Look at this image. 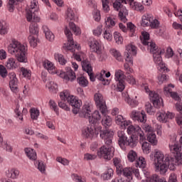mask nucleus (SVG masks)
<instances>
[{
    "instance_id": "nucleus-45",
    "label": "nucleus",
    "mask_w": 182,
    "mask_h": 182,
    "mask_svg": "<svg viewBox=\"0 0 182 182\" xmlns=\"http://www.w3.org/2000/svg\"><path fill=\"white\" fill-rule=\"evenodd\" d=\"M104 117L102 119V124H103V126H112V117H110V116H106V112H105V114H102Z\"/></svg>"
},
{
    "instance_id": "nucleus-16",
    "label": "nucleus",
    "mask_w": 182,
    "mask_h": 182,
    "mask_svg": "<svg viewBox=\"0 0 182 182\" xmlns=\"http://www.w3.org/2000/svg\"><path fill=\"white\" fill-rule=\"evenodd\" d=\"M149 97L156 109H160V107L164 105L163 98L160 97L159 94L156 93V92L150 91Z\"/></svg>"
},
{
    "instance_id": "nucleus-29",
    "label": "nucleus",
    "mask_w": 182,
    "mask_h": 182,
    "mask_svg": "<svg viewBox=\"0 0 182 182\" xmlns=\"http://www.w3.org/2000/svg\"><path fill=\"white\" fill-rule=\"evenodd\" d=\"M155 166L156 168V170H159L160 174H166L169 167L168 165H166V164H164V161H163V162H161L160 164L155 162Z\"/></svg>"
},
{
    "instance_id": "nucleus-53",
    "label": "nucleus",
    "mask_w": 182,
    "mask_h": 182,
    "mask_svg": "<svg viewBox=\"0 0 182 182\" xmlns=\"http://www.w3.org/2000/svg\"><path fill=\"white\" fill-rule=\"evenodd\" d=\"M70 28L73 32H74L75 35H81L82 31L80 30V27L77 26L75 23H70Z\"/></svg>"
},
{
    "instance_id": "nucleus-34",
    "label": "nucleus",
    "mask_w": 182,
    "mask_h": 182,
    "mask_svg": "<svg viewBox=\"0 0 182 182\" xmlns=\"http://www.w3.org/2000/svg\"><path fill=\"white\" fill-rule=\"evenodd\" d=\"M155 163L160 164L164 161V154L162 151H159L158 149L155 150L154 154Z\"/></svg>"
},
{
    "instance_id": "nucleus-8",
    "label": "nucleus",
    "mask_w": 182,
    "mask_h": 182,
    "mask_svg": "<svg viewBox=\"0 0 182 182\" xmlns=\"http://www.w3.org/2000/svg\"><path fill=\"white\" fill-rule=\"evenodd\" d=\"M122 4H124V1L123 0H117L113 3V8L115 11H119V18L121 22L126 23L127 22V18H126V16L129 15V13L127 12V9H126L122 10Z\"/></svg>"
},
{
    "instance_id": "nucleus-51",
    "label": "nucleus",
    "mask_w": 182,
    "mask_h": 182,
    "mask_svg": "<svg viewBox=\"0 0 182 182\" xmlns=\"http://www.w3.org/2000/svg\"><path fill=\"white\" fill-rule=\"evenodd\" d=\"M31 117L33 120H38V117H39V110L36 108H31L30 109Z\"/></svg>"
},
{
    "instance_id": "nucleus-57",
    "label": "nucleus",
    "mask_w": 182,
    "mask_h": 182,
    "mask_svg": "<svg viewBox=\"0 0 182 182\" xmlns=\"http://www.w3.org/2000/svg\"><path fill=\"white\" fill-rule=\"evenodd\" d=\"M139 136L141 143V141H144V140H146V136H144V132L141 131H141L138 132V133L135 135L134 140H136V141H137V139Z\"/></svg>"
},
{
    "instance_id": "nucleus-40",
    "label": "nucleus",
    "mask_w": 182,
    "mask_h": 182,
    "mask_svg": "<svg viewBox=\"0 0 182 182\" xmlns=\"http://www.w3.org/2000/svg\"><path fill=\"white\" fill-rule=\"evenodd\" d=\"M29 31L31 35H35L38 38L39 35V28L38 27V23L30 24Z\"/></svg>"
},
{
    "instance_id": "nucleus-9",
    "label": "nucleus",
    "mask_w": 182,
    "mask_h": 182,
    "mask_svg": "<svg viewBox=\"0 0 182 182\" xmlns=\"http://www.w3.org/2000/svg\"><path fill=\"white\" fill-rule=\"evenodd\" d=\"M64 33L67 37L68 42H69V45L65 47L67 50L75 52V48L79 50L80 46H77V44H75V41H73V34H72V31H70V29H69L68 27H65Z\"/></svg>"
},
{
    "instance_id": "nucleus-56",
    "label": "nucleus",
    "mask_w": 182,
    "mask_h": 182,
    "mask_svg": "<svg viewBox=\"0 0 182 182\" xmlns=\"http://www.w3.org/2000/svg\"><path fill=\"white\" fill-rule=\"evenodd\" d=\"M43 66L44 68V69H47V70H48V72H50L52 70H53V64L52 63H50V61L49 60H45L43 63Z\"/></svg>"
},
{
    "instance_id": "nucleus-43",
    "label": "nucleus",
    "mask_w": 182,
    "mask_h": 182,
    "mask_svg": "<svg viewBox=\"0 0 182 182\" xmlns=\"http://www.w3.org/2000/svg\"><path fill=\"white\" fill-rule=\"evenodd\" d=\"M141 36H143L142 44L144 46H149L150 42L148 41H150V33L147 31H142Z\"/></svg>"
},
{
    "instance_id": "nucleus-2",
    "label": "nucleus",
    "mask_w": 182,
    "mask_h": 182,
    "mask_svg": "<svg viewBox=\"0 0 182 182\" xmlns=\"http://www.w3.org/2000/svg\"><path fill=\"white\" fill-rule=\"evenodd\" d=\"M28 48L19 41L13 39L11 43L8 47V52L11 55H15L16 60L20 63H27L28 58L26 57V52Z\"/></svg>"
},
{
    "instance_id": "nucleus-39",
    "label": "nucleus",
    "mask_w": 182,
    "mask_h": 182,
    "mask_svg": "<svg viewBox=\"0 0 182 182\" xmlns=\"http://www.w3.org/2000/svg\"><path fill=\"white\" fill-rule=\"evenodd\" d=\"M54 58L55 60H58L60 65H62V66H64V65H66V63H68V60L65 59V56H63V55L62 54L55 53Z\"/></svg>"
},
{
    "instance_id": "nucleus-14",
    "label": "nucleus",
    "mask_w": 182,
    "mask_h": 182,
    "mask_svg": "<svg viewBox=\"0 0 182 182\" xmlns=\"http://www.w3.org/2000/svg\"><path fill=\"white\" fill-rule=\"evenodd\" d=\"M94 100L95 102V105L97 109H100L101 113L105 114V112L107 110L106 104L105 103V100L103 99V95L100 93L97 92L94 95Z\"/></svg>"
},
{
    "instance_id": "nucleus-41",
    "label": "nucleus",
    "mask_w": 182,
    "mask_h": 182,
    "mask_svg": "<svg viewBox=\"0 0 182 182\" xmlns=\"http://www.w3.org/2000/svg\"><path fill=\"white\" fill-rule=\"evenodd\" d=\"M22 0H8L7 8L9 12H14L15 9V5H18V2H21Z\"/></svg>"
},
{
    "instance_id": "nucleus-36",
    "label": "nucleus",
    "mask_w": 182,
    "mask_h": 182,
    "mask_svg": "<svg viewBox=\"0 0 182 182\" xmlns=\"http://www.w3.org/2000/svg\"><path fill=\"white\" fill-rule=\"evenodd\" d=\"M6 177L9 178H16L19 177V170L16 168H12L10 171L6 172Z\"/></svg>"
},
{
    "instance_id": "nucleus-7",
    "label": "nucleus",
    "mask_w": 182,
    "mask_h": 182,
    "mask_svg": "<svg viewBox=\"0 0 182 182\" xmlns=\"http://www.w3.org/2000/svg\"><path fill=\"white\" fill-rule=\"evenodd\" d=\"M98 156L103 157L107 161H109L114 156V147L112 146V144L103 145L98 151Z\"/></svg>"
},
{
    "instance_id": "nucleus-59",
    "label": "nucleus",
    "mask_w": 182,
    "mask_h": 182,
    "mask_svg": "<svg viewBox=\"0 0 182 182\" xmlns=\"http://www.w3.org/2000/svg\"><path fill=\"white\" fill-rule=\"evenodd\" d=\"M136 157H137V153L134 151H130L127 156V159L131 163L136 160Z\"/></svg>"
},
{
    "instance_id": "nucleus-26",
    "label": "nucleus",
    "mask_w": 182,
    "mask_h": 182,
    "mask_svg": "<svg viewBox=\"0 0 182 182\" xmlns=\"http://www.w3.org/2000/svg\"><path fill=\"white\" fill-rule=\"evenodd\" d=\"M42 29L43 31V33H45L46 40L49 41L50 42H53V41H55V35L53 33H52V31H50L49 27H48L46 25H43Z\"/></svg>"
},
{
    "instance_id": "nucleus-5",
    "label": "nucleus",
    "mask_w": 182,
    "mask_h": 182,
    "mask_svg": "<svg viewBox=\"0 0 182 182\" xmlns=\"http://www.w3.org/2000/svg\"><path fill=\"white\" fill-rule=\"evenodd\" d=\"M137 55V47L133 44H129L126 46V50L124 53L126 63L124 64L125 70H127L131 66H133V56Z\"/></svg>"
},
{
    "instance_id": "nucleus-18",
    "label": "nucleus",
    "mask_w": 182,
    "mask_h": 182,
    "mask_svg": "<svg viewBox=\"0 0 182 182\" xmlns=\"http://www.w3.org/2000/svg\"><path fill=\"white\" fill-rule=\"evenodd\" d=\"M65 21L69 23H73L77 22V17H76V11L74 9L68 7L65 11Z\"/></svg>"
},
{
    "instance_id": "nucleus-17",
    "label": "nucleus",
    "mask_w": 182,
    "mask_h": 182,
    "mask_svg": "<svg viewBox=\"0 0 182 182\" xmlns=\"http://www.w3.org/2000/svg\"><path fill=\"white\" fill-rule=\"evenodd\" d=\"M82 70H84V72H86L88 75V76H90V80L91 82H95L96 80V77H95V74H93V68H92V65L90 64V63H89L88 60H83L82 63Z\"/></svg>"
},
{
    "instance_id": "nucleus-22",
    "label": "nucleus",
    "mask_w": 182,
    "mask_h": 182,
    "mask_svg": "<svg viewBox=\"0 0 182 182\" xmlns=\"http://www.w3.org/2000/svg\"><path fill=\"white\" fill-rule=\"evenodd\" d=\"M168 119L170 120L174 119V114L168 112L167 113H161L157 117V120H159V122H162V123H167L168 122Z\"/></svg>"
},
{
    "instance_id": "nucleus-37",
    "label": "nucleus",
    "mask_w": 182,
    "mask_h": 182,
    "mask_svg": "<svg viewBox=\"0 0 182 182\" xmlns=\"http://www.w3.org/2000/svg\"><path fill=\"white\" fill-rule=\"evenodd\" d=\"M132 171H133V168H122V173H123V176H124V177H126V180H127V178L129 180H132L133 178L132 177Z\"/></svg>"
},
{
    "instance_id": "nucleus-24",
    "label": "nucleus",
    "mask_w": 182,
    "mask_h": 182,
    "mask_svg": "<svg viewBox=\"0 0 182 182\" xmlns=\"http://www.w3.org/2000/svg\"><path fill=\"white\" fill-rule=\"evenodd\" d=\"M90 47L92 52H95L97 55H102V46L97 40H93V41L90 42Z\"/></svg>"
},
{
    "instance_id": "nucleus-58",
    "label": "nucleus",
    "mask_w": 182,
    "mask_h": 182,
    "mask_svg": "<svg viewBox=\"0 0 182 182\" xmlns=\"http://www.w3.org/2000/svg\"><path fill=\"white\" fill-rule=\"evenodd\" d=\"M153 58H154V62H155L156 65H161V63H163V58H161L160 54H157V53L153 54Z\"/></svg>"
},
{
    "instance_id": "nucleus-47",
    "label": "nucleus",
    "mask_w": 182,
    "mask_h": 182,
    "mask_svg": "<svg viewBox=\"0 0 182 182\" xmlns=\"http://www.w3.org/2000/svg\"><path fill=\"white\" fill-rule=\"evenodd\" d=\"M148 48H149L150 53H152V55L157 53V52L159 51V47L157 46L156 43L153 41L149 42Z\"/></svg>"
},
{
    "instance_id": "nucleus-30",
    "label": "nucleus",
    "mask_w": 182,
    "mask_h": 182,
    "mask_svg": "<svg viewBox=\"0 0 182 182\" xmlns=\"http://www.w3.org/2000/svg\"><path fill=\"white\" fill-rule=\"evenodd\" d=\"M136 167H139V168H142V171L144 174L145 175L148 171L146 170V161L144 158L143 157H139V159L136 161L135 164Z\"/></svg>"
},
{
    "instance_id": "nucleus-46",
    "label": "nucleus",
    "mask_w": 182,
    "mask_h": 182,
    "mask_svg": "<svg viewBox=\"0 0 182 182\" xmlns=\"http://www.w3.org/2000/svg\"><path fill=\"white\" fill-rule=\"evenodd\" d=\"M23 77H26L28 80H31V76H32V71L31 70H28L23 67L20 69Z\"/></svg>"
},
{
    "instance_id": "nucleus-6",
    "label": "nucleus",
    "mask_w": 182,
    "mask_h": 182,
    "mask_svg": "<svg viewBox=\"0 0 182 182\" xmlns=\"http://www.w3.org/2000/svg\"><path fill=\"white\" fill-rule=\"evenodd\" d=\"M88 117L89 123L94 126L95 136L99 135L100 132L97 130V124L100 123L102 120V116L100 115V112L99 111L95 110L92 114H90V110L89 109H87V112L85 113V116Z\"/></svg>"
},
{
    "instance_id": "nucleus-61",
    "label": "nucleus",
    "mask_w": 182,
    "mask_h": 182,
    "mask_svg": "<svg viewBox=\"0 0 182 182\" xmlns=\"http://www.w3.org/2000/svg\"><path fill=\"white\" fill-rule=\"evenodd\" d=\"M106 23H116V16L108 15L105 18Z\"/></svg>"
},
{
    "instance_id": "nucleus-54",
    "label": "nucleus",
    "mask_w": 182,
    "mask_h": 182,
    "mask_svg": "<svg viewBox=\"0 0 182 182\" xmlns=\"http://www.w3.org/2000/svg\"><path fill=\"white\" fill-rule=\"evenodd\" d=\"M28 41L31 46H32L33 48H36V46H38V42H39V40L36 37L29 36Z\"/></svg>"
},
{
    "instance_id": "nucleus-21",
    "label": "nucleus",
    "mask_w": 182,
    "mask_h": 182,
    "mask_svg": "<svg viewBox=\"0 0 182 182\" xmlns=\"http://www.w3.org/2000/svg\"><path fill=\"white\" fill-rule=\"evenodd\" d=\"M115 122L116 124L119 125L121 127V129H122L123 130L126 129V127L130 125V122L126 120V118L123 117V116L122 115H117L115 117Z\"/></svg>"
},
{
    "instance_id": "nucleus-38",
    "label": "nucleus",
    "mask_w": 182,
    "mask_h": 182,
    "mask_svg": "<svg viewBox=\"0 0 182 182\" xmlns=\"http://www.w3.org/2000/svg\"><path fill=\"white\" fill-rule=\"evenodd\" d=\"M9 86L11 92L14 93L18 92V78L10 80Z\"/></svg>"
},
{
    "instance_id": "nucleus-60",
    "label": "nucleus",
    "mask_w": 182,
    "mask_h": 182,
    "mask_svg": "<svg viewBox=\"0 0 182 182\" xmlns=\"http://www.w3.org/2000/svg\"><path fill=\"white\" fill-rule=\"evenodd\" d=\"M103 32V25H100L97 27L96 29L93 30V35L95 36H100Z\"/></svg>"
},
{
    "instance_id": "nucleus-49",
    "label": "nucleus",
    "mask_w": 182,
    "mask_h": 182,
    "mask_svg": "<svg viewBox=\"0 0 182 182\" xmlns=\"http://www.w3.org/2000/svg\"><path fill=\"white\" fill-rule=\"evenodd\" d=\"M114 39L117 45H122V43H123V37L122 34L117 31L114 33Z\"/></svg>"
},
{
    "instance_id": "nucleus-13",
    "label": "nucleus",
    "mask_w": 182,
    "mask_h": 182,
    "mask_svg": "<svg viewBox=\"0 0 182 182\" xmlns=\"http://www.w3.org/2000/svg\"><path fill=\"white\" fill-rule=\"evenodd\" d=\"M142 129L145 130V132H148L146 134V139L151 144H153V146H157V139L156 134L153 132V127L150 125H147L146 124H144L142 125Z\"/></svg>"
},
{
    "instance_id": "nucleus-63",
    "label": "nucleus",
    "mask_w": 182,
    "mask_h": 182,
    "mask_svg": "<svg viewBox=\"0 0 182 182\" xmlns=\"http://www.w3.org/2000/svg\"><path fill=\"white\" fill-rule=\"evenodd\" d=\"M102 9L105 13L110 11V7L109 6V0H102Z\"/></svg>"
},
{
    "instance_id": "nucleus-10",
    "label": "nucleus",
    "mask_w": 182,
    "mask_h": 182,
    "mask_svg": "<svg viewBox=\"0 0 182 182\" xmlns=\"http://www.w3.org/2000/svg\"><path fill=\"white\" fill-rule=\"evenodd\" d=\"M97 130L100 132V136L105 141V144H112L113 143L112 140L114 134L113 132L109 131V129L102 130V126H98Z\"/></svg>"
},
{
    "instance_id": "nucleus-32",
    "label": "nucleus",
    "mask_w": 182,
    "mask_h": 182,
    "mask_svg": "<svg viewBox=\"0 0 182 182\" xmlns=\"http://www.w3.org/2000/svg\"><path fill=\"white\" fill-rule=\"evenodd\" d=\"M114 167H116L117 174L118 176H122V168H123V165L120 164V159L114 158L112 159Z\"/></svg>"
},
{
    "instance_id": "nucleus-12",
    "label": "nucleus",
    "mask_w": 182,
    "mask_h": 182,
    "mask_svg": "<svg viewBox=\"0 0 182 182\" xmlns=\"http://www.w3.org/2000/svg\"><path fill=\"white\" fill-rule=\"evenodd\" d=\"M126 76L122 70L115 72V80L118 82L117 84V92H123L126 87L124 85V79Z\"/></svg>"
},
{
    "instance_id": "nucleus-25",
    "label": "nucleus",
    "mask_w": 182,
    "mask_h": 182,
    "mask_svg": "<svg viewBox=\"0 0 182 182\" xmlns=\"http://www.w3.org/2000/svg\"><path fill=\"white\" fill-rule=\"evenodd\" d=\"M119 28L122 31V32H127V31H130L132 33L131 36H134V32H136V26L134 23H127L126 26H124L123 23H119Z\"/></svg>"
},
{
    "instance_id": "nucleus-23",
    "label": "nucleus",
    "mask_w": 182,
    "mask_h": 182,
    "mask_svg": "<svg viewBox=\"0 0 182 182\" xmlns=\"http://www.w3.org/2000/svg\"><path fill=\"white\" fill-rule=\"evenodd\" d=\"M124 1L125 4L129 5V6L134 11H143L144 6L141 4L134 1V0H122Z\"/></svg>"
},
{
    "instance_id": "nucleus-33",
    "label": "nucleus",
    "mask_w": 182,
    "mask_h": 182,
    "mask_svg": "<svg viewBox=\"0 0 182 182\" xmlns=\"http://www.w3.org/2000/svg\"><path fill=\"white\" fill-rule=\"evenodd\" d=\"M82 136L86 139H92L93 136H95V131L92 127H87L82 130Z\"/></svg>"
},
{
    "instance_id": "nucleus-15",
    "label": "nucleus",
    "mask_w": 182,
    "mask_h": 182,
    "mask_svg": "<svg viewBox=\"0 0 182 182\" xmlns=\"http://www.w3.org/2000/svg\"><path fill=\"white\" fill-rule=\"evenodd\" d=\"M60 77L67 80V82H73L76 79V74L73 72V70L70 67L65 68V72L61 70L59 74Z\"/></svg>"
},
{
    "instance_id": "nucleus-28",
    "label": "nucleus",
    "mask_w": 182,
    "mask_h": 182,
    "mask_svg": "<svg viewBox=\"0 0 182 182\" xmlns=\"http://www.w3.org/2000/svg\"><path fill=\"white\" fill-rule=\"evenodd\" d=\"M24 151L30 160L35 161L38 159L35 149L31 148H25Z\"/></svg>"
},
{
    "instance_id": "nucleus-48",
    "label": "nucleus",
    "mask_w": 182,
    "mask_h": 182,
    "mask_svg": "<svg viewBox=\"0 0 182 182\" xmlns=\"http://www.w3.org/2000/svg\"><path fill=\"white\" fill-rule=\"evenodd\" d=\"M126 102L131 106V107H136L139 105V101L136 100L135 99H133L130 97V96H127L125 98Z\"/></svg>"
},
{
    "instance_id": "nucleus-1",
    "label": "nucleus",
    "mask_w": 182,
    "mask_h": 182,
    "mask_svg": "<svg viewBox=\"0 0 182 182\" xmlns=\"http://www.w3.org/2000/svg\"><path fill=\"white\" fill-rule=\"evenodd\" d=\"M139 132H141V128L139 125H131L127 128L128 134H132L129 139L126 136L124 132H118V144L121 149H123L124 146H129L130 147H136L137 146V141L134 140L136 134Z\"/></svg>"
},
{
    "instance_id": "nucleus-11",
    "label": "nucleus",
    "mask_w": 182,
    "mask_h": 182,
    "mask_svg": "<svg viewBox=\"0 0 182 182\" xmlns=\"http://www.w3.org/2000/svg\"><path fill=\"white\" fill-rule=\"evenodd\" d=\"M169 149L173 156L171 159H175L178 164H182V153L180 152L181 151V146L176 144H169Z\"/></svg>"
},
{
    "instance_id": "nucleus-3",
    "label": "nucleus",
    "mask_w": 182,
    "mask_h": 182,
    "mask_svg": "<svg viewBox=\"0 0 182 182\" xmlns=\"http://www.w3.org/2000/svg\"><path fill=\"white\" fill-rule=\"evenodd\" d=\"M60 97L61 100H67L70 106H72V112L74 114H77V113H79V110L80 109V102H79V100L76 99V97L70 95L68 90L60 92Z\"/></svg>"
},
{
    "instance_id": "nucleus-52",
    "label": "nucleus",
    "mask_w": 182,
    "mask_h": 182,
    "mask_svg": "<svg viewBox=\"0 0 182 182\" xmlns=\"http://www.w3.org/2000/svg\"><path fill=\"white\" fill-rule=\"evenodd\" d=\"M34 164L35 166H38V169L39 170V171H41V173H45V171H46L45 168V164H43V161H36Z\"/></svg>"
},
{
    "instance_id": "nucleus-20",
    "label": "nucleus",
    "mask_w": 182,
    "mask_h": 182,
    "mask_svg": "<svg viewBox=\"0 0 182 182\" xmlns=\"http://www.w3.org/2000/svg\"><path fill=\"white\" fill-rule=\"evenodd\" d=\"M142 23H160L158 18L153 16L147 13L144 14L141 17Z\"/></svg>"
},
{
    "instance_id": "nucleus-50",
    "label": "nucleus",
    "mask_w": 182,
    "mask_h": 182,
    "mask_svg": "<svg viewBox=\"0 0 182 182\" xmlns=\"http://www.w3.org/2000/svg\"><path fill=\"white\" fill-rule=\"evenodd\" d=\"M141 148L143 152L145 153V154H149V153H150V150H151V145L150 144V143L144 141L142 144Z\"/></svg>"
},
{
    "instance_id": "nucleus-55",
    "label": "nucleus",
    "mask_w": 182,
    "mask_h": 182,
    "mask_svg": "<svg viewBox=\"0 0 182 182\" xmlns=\"http://www.w3.org/2000/svg\"><path fill=\"white\" fill-rule=\"evenodd\" d=\"M8 68L5 67L4 65H0V76L5 79L6 76H8Z\"/></svg>"
},
{
    "instance_id": "nucleus-35",
    "label": "nucleus",
    "mask_w": 182,
    "mask_h": 182,
    "mask_svg": "<svg viewBox=\"0 0 182 182\" xmlns=\"http://www.w3.org/2000/svg\"><path fill=\"white\" fill-rule=\"evenodd\" d=\"M114 171H113L112 168H108L104 173L101 175V178L104 181H106L107 180H110L112 177H113Z\"/></svg>"
},
{
    "instance_id": "nucleus-19",
    "label": "nucleus",
    "mask_w": 182,
    "mask_h": 182,
    "mask_svg": "<svg viewBox=\"0 0 182 182\" xmlns=\"http://www.w3.org/2000/svg\"><path fill=\"white\" fill-rule=\"evenodd\" d=\"M131 117L134 122L136 121L140 123H144V122H146L147 120V117L146 116V112L144 111H141V112L133 111Z\"/></svg>"
},
{
    "instance_id": "nucleus-44",
    "label": "nucleus",
    "mask_w": 182,
    "mask_h": 182,
    "mask_svg": "<svg viewBox=\"0 0 182 182\" xmlns=\"http://www.w3.org/2000/svg\"><path fill=\"white\" fill-rule=\"evenodd\" d=\"M77 83L81 86L82 87H87V85H89V81L86 77L82 76L78 77L77 78Z\"/></svg>"
},
{
    "instance_id": "nucleus-42",
    "label": "nucleus",
    "mask_w": 182,
    "mask_h": 182,
    "mask_svg": "<svg viewBox=\"0 0 182 182\" xmlns=\"http://www.w3.org/2000/svg\"><path fill=\"white\" fill-rule=\"evenodd\" d=\"M111 55L115 58L118 62H122L123 60V58H122V53H120V51L116 50L115 48H112L110 50Z\"/></svg>"
},
{
    "instance_id": "nucleus-64",
    "label": "nucleus",
    "mask_w": 182,
    "mask_h": 182,
    "mask_svg": "<svg viewBox=\"0 0 182 182\" xmlns=\"http://www.w3.org/2000/svg\"><path fill=\"white\" fill-rule=\"evenodd\" d=\"M19 105L17 104L16 106V109L14 110L17 117H18L19 120H21V122L23 120V117H22V112H21V111H19Z\"/></svg>"
},
{
    "instance_id": "nucleus-27",
    "label": "nucleus",
    "mask_w": 182,
    "mask_h": 182,
    "mask_svg": "<svg viewBox=\"0 0 182 182\" xmlns=\"http://www.w3.org/2000/svg\"><path fill=\"white\" fill-rule=\"evenodd\" d=\"M6 68L8 70H15L18 69V63H16V59L14 58H8L6 62Z\"/></svg>"
},
{
    "instance_id": "nucleus-4",
    "label": "nucleus",
    "mask_w": 182,
    "mask_h": 182,
    "mask_svg": "<svg viewBox=\"0 0 182 182\" xmlns=\"http://www.w3.org/2000/svg\"><path fill=\"white\" fill-rule=\"evenodd\" d=\"M38 11H39L38 0L31 1L30 5L26 9V19L28 22H41V18L38 16Z\"/></svg>"
},
{
    "instance_id": "nucleus-62",
    "label": "nucleus",
    "mask_w": 182,
    "mask_h": 182,
    "mask_svg": "<svg viewBox=\"0 0 182 182\" xmlns=\"http://www.w3.org/2000/svg\"><path fill=\"white\" fill-rule=\"evenodd\" d=\"M49 105L51 107H53L54 112L56 113V115L59 116V108H58V105H56V102H55V101L50 100L49 101Z\"/></svg>"
},
{
    "instance_id": "nucleus-31",
    "label": "nucleus",
    "mask_w": 182,
    "mask_h": 182,
    "mask_svg": "<svg viewBox=\"0 0 182 182\" xmlns=\"http://www.w3.org/2000/svg\"><path fill=\"white\" fill-rule=\"evenodd\" d=\"M136 167H139V168H142V171L144 174L145 175L148 171L146 170V161L144 158L143 157H139V159L136 161L135 164Z\"/></svg>"
}]
</instances>
